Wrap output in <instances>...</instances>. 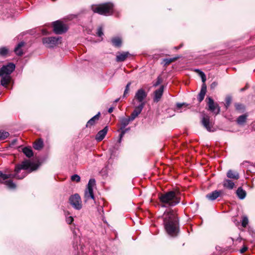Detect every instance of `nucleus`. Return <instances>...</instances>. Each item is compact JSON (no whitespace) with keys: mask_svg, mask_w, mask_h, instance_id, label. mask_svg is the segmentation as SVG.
Segmentation results:
<instances>
[{"mask_svg":"<svg viewBox=\"0 0 255 255\" xmlns=\"http://www.w3.org/2000/svg\"><path fill=\"white\" fill-rule=\"evenodd\" d=\"M164 225L168 235L173 237L177 235L179 231L178 220L172 210L164 212Z\"/></svg>","mask_w":255,"mask_h":255,"instance_id":"obj_1","label":"nucleus"},{"mask_svg":"<svg viewBox=\"0 0 255 255\" xmlns=\"http://www.w3.org/2000/svg\"><path fill=\"white\" fill-rule=\"evenodd\" d=\"M159 200L161 207L168 208L177 205L180 201V198L178 192L171 191L160 194Z\"/></svg>","mask_w":255,"mask_h":255,"instance_id":"obj_2","label":"nucleus"},{"mask_svg":"<svg viewBox=\"0 0 255 255\" xmlns=\"http://www.w3.org/2000/svg\"><path fill=\"white\" fill-rule=\"evenodd\" d=\"M38 164L28 160H25L21 164L17 165L15 168L14 177L18 179H22L29 173L36 170Z\"/></svg>","mask_w":255,"mask_h":255,"instance_id":"obj_3","label":"nucleus"},{"mask_svg":"<svg viewBox=\"0 0 255 255\" xmlns=\"http://www.w3.org/2000/svg\"><path fill=\"white\" fill-rule=\"evenodd\" d=\"M15 69V65L10 63L3 65L0 69V77H1L0 84L4 87H6L11 80L10 74Z\"/></svg>","mask_w":255,"mask_h":255,"instance_id":"obj_4","label":"nucleus"},{"mask_svg":"<svg viewBox=\"0 0 255 255\" xmlns=\"http://www.w3.org/2000/svg\"><path fill=\"white\" fill-rule=\"evenodd\" d=\"M113 4L111 2H107L101 4L93 5L92 10L95 13L100 14L109 15L112 14L113 11Z\"/></svg>","mask_w":255,"mask_h":255,"instance_id":"obj_5","label":"nucleus"},{"mask_svg":"<svg viewBox=\"0 0 255 255\" xmlns=\"http://www.w3.org/2000/svg\"><path fill=\"white\" fill-rule=\"evenodd\" d=\"M147 96V93L143 89H138L135 93L134 98L132 100L133 105L141 106L143 104L144 107L145 105V99Z\"/></svg>","mask_w":255,"mask_h":255,"instance_id":"obj_6","label":"nucleus"},{"mask_svg":"<svg viewBox=\"0 0 255 255\" xmlns=\"http://www.w3.org/2000/svg\"><path fill=\"white\" fill-rule=\"evenodd\" d=\"M95 185V180L94 179H90L84 192V198L85 202H88L91 199L95 200V197L93 193V187Z\"/></svg>","mask_w":255,"mask_h":255,"instance_id":"obj_7","label":"nucleus"},{"mask_svg":"<svg viewBox=\"0 0 255 255\" xmlns=\"http://www.w3.org/2000/svg\"><path fill=\"white\" fill-rule=\"evenodd\" d=\"M69 202L73 207L76 210H80L82 208V201L78 194L72 195L69 198Z\"/></svg>","mask_w":255,"mask_h":255,"instance_id":"obj_8","label":"nucleus"},{"mask_svg":"<svg viewBox=\"0 0 255 255\" xmlns=\"http://www.w3.org/2000/svg\"><path fill=\"white\" fill-rule=\"evenodd\" d=\"M61 38L60 37H45L43 38L42 41L47 47H53L60 43Z\"/></svg>","mask_w":255,"mask_h":255,"instance_id":"obj_9","label":"nucleus"},{"mask_svg":"<svg viewBox=\"0 0 255 255\" xmlns=\"http://www.w3.org/2000/svg\"><path fill=\"white\" fill-rule=\"evenodd\" d=\"M53 30L56 34H60L65 32L67 28L66 25L59 21L53 22Z\"/></svg>","mask_w":255,"mask_h":255,"instance_id":"obj_10","label":"nucleus"},{"mask_svg":"<svg viewBox=\"0 0 255 255\" xmlns=\"http://www.w3.org/2000/svg\"><path fill=\"white\" fill-rule=\"evenodd\" d=\"M207 99L208 100L207 105L209 107V110L216 115L218 114L220 111V109L217 103H215L214 100L211 97H208Z\"/></svg>","mask_w":255,"mask_h":255,"instance_id":"obj_11","label":"nucleus"},{"mask_svg":"<svg viewBox=\"0 0 255 255\" xmlns=\"http://www.w3.org/2000/svg\"><path fill=\"white\" fill-rule=\"evenodd\" d=\"M202 123L204 127L209 131H213L212 124L210 121V118L207 115H204L202 119Z\"/></svg>","mask_w":255,"mask_h":255,"instance_id":"obj_12","label":"nucleus"},{"mask_svg":"<svg viewBox=\"0 0 255 255\" xmlns=\"http://www.w3.org/2000/svg\"><path fill=\"white\" fill-rule=\"evenodd\" d=\"M133 106L134 107V110L129 117L132 121L134 120L141 113L144 108L143 107V104L141 106L135 105H133Z\"/></svg>","mask_w":255,"mask_h":255,"instance_id":"obj_13","label":"nucleus"},{"mask_svg":"<svg viewBox=\"0 0 255 255\" xmlns=\"http://www.w3.org/2000/svg\"><path fill=\"white\" fill-rule=\"evenodd\" d=\"M163 86H161L158 89L154 91L153 97V101L154 102L157 103L160 100L163 95Z\"/></svg>","mask_w":255,"mask_h":255,"instance_id":"obj_14","label":"nucleus"},{"mask_svg":"<svg viewBox=\"0 0 255 255\" xmlns=\"http://www.w3.org/2000/svg\"><path fill=\"white\" fill-rule=\"evenodd\" d=\"M222 193L221 190H215L206 195V198L211 201H214L220 197Z\"/></svg>","mask_w":255,"mask_h":255,"instance_id":"obj_15","label":"nucleus"},{"mask_svg":"<svg viewBox=\"0 0 255 255\" xmlns=\"http://www.w3.org/2000/svg\"><path fill=\"white\" fill-rule=\"evenodd\" d=\"M108 127H105L102 130L99 131L96 135L95 139L98 141H102L108 132Z\"/></svg>","mask_w":255,"mask_h":255,"instance_id":"obj_16","label":"nucleus"},{"mask_svg":"<svg viewBox=\"0 0 255 255\" xmlns=\"http://www.w3.org/2000/svg\"><path fill=\"white\" fill-rule=\"evenodd\" d=\"M207 87L205 84H203L202 86V88L199 94L198 95L197 99L199 102H201L204 98L205 94L206 93Z\"/></svg>","mask_w":255,"mask_h":255,"instance_id":"obj_17","label":"nucleus"},{"mask_svg":"<svg viewBox=\"0 0 255 255\" xmlns=\"http://www.w3.org/2000/svg\"><path fill=\"white\" fill-rule=\"evenodd\" d=\"M130 121H132L130 117L128 118H125V117H122L120 119V122L121 124V128L120 129H124L126 126H127L129 122Z\"/></svg>","mask_w":255,"mask_h":255,"instance_id":"obj_18","label":"nucleus"},{"mask_svg":"<svg viewBox=\"0 0 255 255\" xmlns=\"http://www.w3.org/2000/svg\"><path fill=\"white\" fill-rule=\"evenodd\" d=\"M129 55L128 52H123L119 53L116 56V61L117 62L124 61Z\"/></svg>","mask_w":255,"mask_h":255,"instance_id":"obj_19","label":"nucleus"},{"mask_svg":"<svg viewBox=\"0 0 255 255\" xmlns=\"http://www.w3.org/2000/svg\"><path fill=\"white\" fill-rule=\"evenodd\" d=\"M223 185L225 188L231 190L235 187V183L230 179H225L223 181Z\"/></svg>","mask_w":255,"mask_h":255,"instance_id":"obj_20","label":"nucleus"},{"mask_svg":"<svg viewBox=\"0 0 255 255\" xmlns=\"http://www.w3.org/2000/svg\"><path fill=\"white\" fill-rule=\"evenodd\" d=\"M25 43L24 42H19L16 47L14 48V52L15 54L18 56H21L23 54V51L22 49V47L24 45Z\"/></svg>","mask_w":255,"mask_h":255,"instance_id":"obj_21","label":"nucleus"},{"mask_svg":"<svg viewBox=\"0 0 255 255\" xmlns=\"http://www.w3.org/2000/svg\"><path fill=\"white\" fill-rule=\"evenodd\" d=\"M227 176L228 178L235 180L238 179L240 177L239 174L237 172L232 170H229L228 171L227 173Z\"/></svg>","mask_w":255,"mask_h":255,"instance_id":"obj_22","label":"nucleus"},{"mask_svg":"<svg viewBox=\"0 0 255 255\" xmlns=\"http://www.w3.org/2000/svg\"><path fill=\"white\" fill-rule=\"evenodd\" d=\"M43 147V142L41 139L36 140L33 144V147L36 150H40Z\"/></svg>","mask_w":255,"mask_h":255,"instance_id":"obj_23","label":"nucleus"},{"mask_svg":"<svg viewBox=\"0 0 255 255\" xmlns=\"http://www.w3.org/2000/svg\"><path fill=\"white\" fill-rule=\"evenodd\" d=\"M237 195L239 199H244L246 196V192L242 187H239L236 191Z\"/></svg>","mask_w":255,"mask_h":255,"instance_id":"obj_24","label":"nucleus"},{"mask_svg":"<svg viewBox=\"0 0 255 255\" xmlns=\"http://www.w3.org/2000/svg\"><path fill=\"white\" fill-rule=\"evenodd\" d=\"M100 113H98L96 115L91 118L87 123L86 127H88L95 124L96 121H97L100 116Z\"/></svg>","mask_w":255,"mask_h":255,"instance_id":"obj_25","label":"nucleus"},{"mask_svg":"<svg viewBox=\"0 0 255 255\" xmlns=\"http://www.w3.org/2000/svg\"><path fill=\"white\" fill-rule=\"evenodd\" d=\"M248 116L246 114L241 115L238 117L237 122L239 125H244L246 122Z\"/></svg>","mask_w":255,"mask_h":255,"instance_id":"obj_26","label":"nucleus"},{"mask_svg":"<svg viewBox=\"0 0 255 255\" xmlns=\"http://www.w3.org/2000/svg\"><path fill=\"white\" fill-rule=\"evenodd\" d=\"M22 152L28 157H31L33 155V151L30 147H24L22 149Z\"/></svg>","mask_w":255,"mask_h":255,"instance_id":"obj_27","label":"nucleus"},{"mask_svg":"<svg viewBox=\"0 0 255 255\" xmlns=\"http://www.w3.org/2000/svg\"><path fill=\"white\" fill-rule=\"evenodd\" d=\"M113 45L116 47H120L122 44V39L119 37H116L113 38L111 40Z\"/></svg>","mask_w":255,"mask_h":255,"instance_id":"obj_28","label":"nucleus"},{"mask_svg":"<svg viewBox=\"0 0 255 255\" xmlns=\"http://www.w3.org/2000/svg\"><path fill=\"white\" fill-rule=\"evenodd\" d=\"M4 183L9 189H13L16 188V185L10 180L5 181Z\"/></svg>","mask_w":255,"mask_h":255,"instance_id":"obj_29","label":"nucleus"},{"mask_svg":"<svg viewBox=\"0 0 255 255\" xmlns=\"http://www.w3.org/2000/svg\"><path fill=\"white\" fill-rule=\"evenodd\" d=\"M128 129H129V128H128L126 129L125 128L123 129H121V133H120V134L119 135V139H118V140L117 141L118 144H120L121 143L123 137L124 136V135L125 134V133L126 132V131L127 130H128Z\"/></svg>","mask_w":255,"mask_h":255,"instance_id":"obj_30","label":"nucleus"},{"mask_svg":"<svg viewBox=\"0 0 255 255\" xmlns=\"http://www.w3.org/2000/svg\"><path fill=\"white\" fill-rule=\"evenodd\" d=\"M9 135V133L6 131H0V140H3L7 137Z\"/></svg>","mask_w":255,"mask_h":255,"instance_id":"obj_31","label":"nucleus"},{"mask_svg":"<svg viewBox=\"0 0 255 255\" xmlns=\"http://www.w3.org/2000/svg\"><path fill=\"white\" fill-rule=\"evenodd\" d=\"M10 177V175L3 174L1 171H0V182H2L3 181L9 178Z\"/></svg>","mask_w":255,"mask_h":255,"instance_id":"obj_32","label":"nucleus"},{"mask_svg":"<svg viewBox=\"0 0 255 255\" xmlns=\"http://www.w3.org/2000/svg\"><path fill=\"white\" fill-rule=\"evenodd\" d=\"M8 53V49L6 47L0 48V55L5 56Z\"/></svg>","mask_w":255,"mask_h":255,"instance_id":"obj_33","label":"nucleus"},{"mask_svg":"<svg viewBox=\"0 0 255 255\" xmlns=\"http://www.w3.org/2000/svg\"><path fill=\"white\" fill-rule=\"evenodd\" d=\"M80 177L77 174H74L71 177V179L72 181H76L79 182L80 181Z\"/></svg>","mask_w":255,"mask_h":255,"instance_id":"obj_34","label":"nucleus"},{"mask_svg":"<svg viewBox=\"0 0 255 255\" xmlns=\"http://www.w3.org/2000/svg\"><path fill=\"white\" fill-rule=\"evenodd\" d=\"M131 85V82H128L126 86V89L124 91L123 96L125 97L126 95L128 93L129 91L130 86Z\"/></svg>","mask_w":255,"mask_h":255,"instance_id":"obj_35","label":"nucleus"},{"mask_svg":"<svg viewBox=\"0 0 255 255\" xmlns=\"http://www.w3.org/2000/svg\"><path fill=\"white\" fill-rule=\"evenodd\" d=\"M177 59V58H176V57L173 58H167V59H165L164 60V61L165 62V64L168 65L170 63H171V62L176 60Z\"/></svg>","mask_w":255,"mask_h":255,"instance_id":"obj_36","label":"nucleus"},{"mask_svg":"<svg viewBox=\"0 0 255 255\" xmlns=\"http://www.w3.org/2000/svg\"><path fill=\"white\" fill-rule=\"evenodd\" d=\"M248 224V219L247 217H244L242 220V225L246 227Z\"/></svg>","mask_w":255,"mask_h":255,"instance_id":"obj_37","label":"nucleus"},{"mask_svg":"<svg viewBox=\"0 0 255 255\" xmlns=\"http://www.w3.org/2000/svg\"><path fill=\"white\" fill-rule=\"evenodd\" d=\"M176 106L177 110H179L182 107H187V105L185 103H177Z\"/></svg>","mask_w":255,"mask_h":255,"instance_id":"obj_38","label":"nucleus"},{"mask_svg":"<svg viewBox=\"0 0 255 255\" xmlns=\"http://www.w3.org/2000/svg\"><path fill=\"white\" fill-rule=\"evenodd\" d=\"M97 34L99 37H101L104 35L102 27L98 28Z\"/></svg>","mask_w":255,"mask_h":255,"instance_id":"obj_39","label":"nucleus"},{"mask_svg":"<svg viewBox=\"0 0 255 255\" xmlns=\"http://www.w3.org/2000/svg\"><path fill=\"white\" fill-rule=\"evenodd\" d=\"M66 222L68 224H70L73 221V217L72 216L67 217L66 219Z\"/></svg>","mask_w":255,"mask_h":255,"instance_id":"obj_40","label":"nucleus"},{"mask_svg":"<svg viewBox=\"0 0 255 255\" xmlns=\"http://www.w3.org/2000/svg\"><path fill=\"white\" fill-rule=\"evenodd\" d=\"M162 82L161 78L158 77L156 82L153 84V86L156 87L159 85Z\"/></svg>","mask_w":255,"mask_h":255,"instance_id":"obj_41","label":"nucleus"},{"mask_svg":"<svg viewBox=\"0 0 255 255\" xmlns=\"http://www.w3.org/2000/svg\"><path fill=\"white\" fill-rule=\"evenodd\" d=\"M226 107L229 106L231 102V98L230 97H228L226 100Z\"/></svg>","mask_w":255,"mask_h":255,"instance_id":"obj_42","label":"nucleus"},{"mask_svg":"<svg viewBox=\"0 0 255 255\" xmlns=\"http://www.w3.org/2000/svg\"><path fill=\"white\" fill-rule=\"evenodd\" d=\"M200 75H201V78H202V82H205V81H206L205 75L204 74V73L203 72H200Z\"/></svg>","mask_w":255,"mask_h":255,"instance_id":"obj_43","label":"nucleus"},{"mask_svg":"<svg viewBox=\"0 0 255 255\" xmlns=\"http://www.w3.org/2000/svg\"><path fill=\"white\" fill-rule=\"evenodd\" d=\"M247 250L248 248L246 246H244L240 250V252L241 253L243 254L245 253Z\"/></svg>","mask_w":255,"mask_h":255,"instance_id":"obj_44","label":"nucleus"},{"mask_svg":"<svg viewBox=\"0 0 255 255\" xmlns=\"http://www.w3.org/2000/svg\"><path fill=\"white\" fill-rule=\"evenodd\" d=\"M235 106L237 110H240V109H241L242 106V105L237 104H236Z\"/></svg>","mask_w":255,"mask_h":255,"instance_id":"obj_45","label":"nucleus"},{"mask_svg":"<svg viewBox=\"0 0 255 255\" xmlns=\"http://www.w3.org/2000/svg\"><path fill=\"white\" fill-rule=\"evenodd\" d=\"M217 85V83L216 82H213L212 83V84L211 85V88L213 89L215 87H216V86Z\"/></svg>","mask_w":255,"mask_h":255,"instance_id":"obj_46","label":"nucleus"},{"mask_svg":"<svg viewBox=\"0 0 255 255\" xmlns=\"http://www.w3.org/2000/svg\"><path fill=\"white\" fill-rule=\"evenodd\" d=\"M113 110H114V108H113V107H111V108H110L109 109V110H108V112H109V113H111L112 112H113Z\"/></svg>","mask_w":255,"mask_h":255,"instance_id":"obj_47","label":"nucleus"},{"mask_svg":"<svg viewBox=\"0 0 255 255\" xmlns=\"http://www.w3.org/2000/svg\"><path fill=\"white\" fill-rule=\"evenodd\" d=\"M119 101V99H116V100H115V102L116 103H117V102H118Z\"/></svg>","mask_w":255,"mask_h":255,"instance_id":"obj_48","label":"nucleus"},{"mask_svg":"<svg viewBox=\"0 0 255 255\" xmlns=\"http://www.w3.org/2000/svg\"><path fill=\"white\" fill-rule=\"evenodd\" d=\"M241 91H244V88L241 89Z\"/></svg>","mask_w":255,"mask_h":255,"instance_id":"obj_49","label":"nucleus"}]
</instances>
